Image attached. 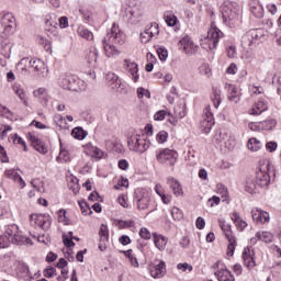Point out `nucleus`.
<instances>
[{
  "mask_svg": "<svg viewBox=\"0 0 281 281\" xmlns=\"http://www.w3.org/2000/svg\"><path fill=\"white\" fill-rule=\"evenodd\" d=\"M124 43H126V35L124 32H122V30H120L119 25L113 23L110 32L103 38V49L105 52V56H108V58L120 56V52L115 45H124Z\"/></svg>",
  "mask_w": 281,
  "mask_h": 281,
  "instance_id": "obj_1",
  "label": "nucleus"
},
{
  "mask_svg": "<svg viewBox=\"0 0 281 281\" xmlns=\"http://www.w3.org/2000/svg\"><path fill=\"white\" fill-rule=\"evenodd\" d=\"M36 71L37 76L45 78L48 74L47 65L42 59H34L30 57H23L16 65V70L20 74H30V70Z\"/></svg>",
  "mask_w": 281,
  "mask_h": 281,
  "instance_id": "obj_2",
  "label": "nucleus"
},
{
  "mask_svg": "<svg viewBox=\"0 0 281 281\" xmlns=\"http://www.w3.org/2000/svg\"><path fill=\"white\" fill-rule=\"evenodd\" d=\"M220 12L225 25H228V27L236 25V20L238 19L236 3L225 0L220 7Z\"/></svg>",
  "mask_w": 281,
  "mask_h": 281,
  "instance_id": "obj_3",
  "label": "nucleus"
},
{
  "mask_svg": "<svg viewBox=\"0 0 281 281\" xmlns=\"http://www.w3.org/2000/svg\"><path fill=\"white\" fill-rule=\"evenodd\" d=\"M59 87L67 91H85L87 83L75 75H61L59 78Z\"/></svg>",
  "mask_w": 281,
  "mask_h": 281,
  "instance_id": "obj_4",
  "label": "nucleus"
},
{
  "mask_svg": "<svg viewBox=\"0 0 281 281\" xmlns=\"http://www.w3.org/2000/svg\"><path fill=\"white\" fill-rule=\"evenodd\" d=\"M127 146L130 150L142 154L150 148V142L146 140V138L139 134H133L127 138Z\"/></svg>",
  "mask_w": 281,
  "mask_h": 281,
  "instance_id": "obj_5",
  "label": "nucleus"
},
{
  "mask_svg": "<svg viewBox=\"0 0 281 281\" xmlns=\"http://www.w3.org/2000/svg\"><path fill=\"white\" fill-rule=\"evenodd\" d=\"M218 225L222 232H224L225 238L228 240L227 256H234V251H236V237L232 232V225L223 218L218 220Z\"/></svg>",
  "mask_w": 281,
  "mask_h": 281,
  "instance_id": "obj_6",
  "label": "nucleus"
},
{
  "mask_svg": "<svg viewBox=\"0 0 281 281\" xmlns=\"http://www.w3.org/2000/svg\"><path fill=\"white\" fill-rule=\"evenodd\" d=\"M7 236H9V240L13 245H32V239L23 236L16 224L7 227Z\"/></svg>",
  "mask_w": 281,
  "mask_h": 281,
  "instance_id": "obj_7",
  "label": "nucleus"
},
{
  "mask_svg": "<svg viewBox=\"0 0 281 281\" xmlns=\"http://www.w3.org/2000/svg\"><path fill=\"white\" fill-rule=\"evenodd\" d=\"M265 36L262 29H251L241 36V47L244 49H250L252 45H256V41H260Z\"/></svg>",
  "mask_w": 281,
  "mask_h": 281,
  "instance_id": "obj_8",
  "label": "nucleus"
},
{
  "mask_svg": "<svg viewBox=\"0 0 281 281\" xmlns=\"http://www.w3.org/2000/svg\"><path fill=\"white\" fill-rule=\"evenodd\" d=\"M273 167L271 164L267 162L266 166L260 167L259 171H257L256 176V184L258 188H268L269 183H271V169Z\"/></svg>",
  "mask_w": 281,
  "mask_h": 281,
  "instance_id": "obj_9",
  "label": "nucleus"
},
{
  "mask_svg": "<svg viewBox=\"0 0 281 281\" xmlns=\"http://www.w3.org/2000/svg\"><path fill=\"white\" fill-rule=\"evenodd\" d=\"M223 32L218 27L210 29L206 37L204 38V43H202V47L204 49H216V45H218V40L222 38Z\"/></svg>",
  "mask_w": 281,
  "mask_h": 281,
  "instance_id": "obj_10",
  "label": "nucleus"
},
{
  "mask_svg": "<svg viewBox=\"0 0 281 281\" xmlns=\"http://www.w3.org/2000/svg\"><path fill=\"white\" fill-rule=\"evenodd\" d=\"M178 156L177 151L168 148L156 151L157 161H159V164H166L167 166H175Z\"/></svg>",
  "mask_w": 281,
  "mask_h": 281,
  "instance_id": "obj_11",
  "label": "nucleus"
},
{
  "mask_svg": "<svg viewBox=\"0 0 281 281\" xmlns=\"http://www.w3.org/2000/svg\"><path fill=\"white\" fill-rule=\"evenodd\" d=\"M1 25L5 36H12L16 32V18L12 13H5L1 18Z\"/></svg>",
  "mask_w": 281,
  "mask_h": 281,
  "instance_id": "obj_12",
  "label": "nucleus"
},
{
  "mask_svg": "<svg viewBox=\"0 0 281 281\" xmlns=\"http://www.w3.org/2000/svg\"><path fill=\"white\" fill-rule=\"evenodd\" d=\"M179 45L187 56H196V53L199 52V45L194 44L191 36H184L180 40Z\"/></svg>",
  "mask_w": 281,
  "mask_h": 281,
  "instance_id": "obj_13",
  "label": "nucleus"
},
{
  "mask_svg": "<svg viewBox=\"0 0 281 281\" xmlns=\"http://www.w3.org/2000/svg\"><path fill=\"white\" fill-rule=\"evenodd\" d=\"M31 222L35 223L38 227H42L45 232L52 227V216L49 214H32Z\"/></svg>",
  "mask_w": 281,
  "mask_h": 281,
  "instance_id": "obj_14",
  "label": "nucleus"
},
{
  "mask_svg": "<svg viewBox=\"0 0 281 281\" xmlns=\"http://www.w3.org/2000/svg\"><path fill=\"white\" fill-rule=\"evenodd\" d=\"M159 35V24L156 22L151 23L150 26L146 27L143 33H140V43L146 45V43H150L153 37Z\"/></svg>",
  "mask_w": 281,
  "mask_h": 281,
  "instance_id": "obj_15",
  "label": "nucleus"
},
{
  "mask_svg": "<svg viewBox=\"0 0 281 281\" xmlns=\"http://www.w3.org/2000/svg\"><path fill=\"white\" fill-rule=\"evenodd\" d=\"M200 126L203 133L207 134L210 131H212V126H214V114H212L210 111V106L204 109V114L202 115Z\"/></svg>",
  "mask_w": 281,
  "mask_h": 281,
  "instance_id": "obj_16",
  "label": "nucleus"
},
{
  "mask_svg": "<svg viewBox=\"0 0 281 281\" xmlns=\"http://www.w3.org/2000/svg\"><path fill=\"white\" fill-rule=\"evenodd\" d=\"M151 278L159 279L166 276V262L164 260H155L149 265Z\"/></svg>",
  "mask_w": 281,
  "mask_h": 281,
  "instance_id": "obj_17",
  "label": "nucleus"
},
{
  "mask_svg": "<svg viewBox=\"0 0 281 281\" xmlns=\"http://www.w3.org/2000/svg\"><path fill=\"white\" fill-rule=\"evenodd\" d=\"M27 138L31 142L33 148L37 150V153H41V155H47V145H45V143H43V140H41L38 137H36L34 133L29 132Z\"/></svg>",
  "mask_w": 281,
  "mask_h": 281,
  "instance_id": "obj_18",
  "label": "nucleus"
},
{
  "mask_svg": "<svg viewBox=\"0 0 281 281\" xmlns=\"http://www.w3.org/2000/svg\"><path fill=\"white\" fill-rule=\"evenodd\" d=\"M252 221L257 223V225H265V223H269L270 217L269 213L266 211H262V209H252Z\"/></svg>",
  "mask_w": 281,
  "mask_h": 281,
  "instance_id": "obj_19",
  "label": "nucleus"
},
{
  "mask_svg": "<svg viewBox=\"0 0 281 281\" xmlns=\"http://www.w3.org/2000/svg\"><path fill=\"white\" fill-rule=\"evenodd\" d=\"M254 256H255L254 247L248 246L247 248L244 249L243 260L247 269H254V267H256V260L254 259Z\"/></svg>",
  "mask_w": 281,
  "mask_h": 281,
  "instance_id": "obj_20",
  "label": "nucleus"
},
{
  "mask_svg": "<svg viewBox=\"0 0 281 281\" xmlns=\"http://www.w3.org/2000/svg\"><path fill=\"white\" fill-rule=\"evenodd\" d=\"M123 68L125 69V71H127L128 75L132 76V79L134 80V82H137L139 80V75L137 74L139 71V68L136 63L125 59L123 64Z\"/></svg>",
  "mask_w": 281,
  "mask_h": 281,
  "instance_id": "obj_21",
  "label": "nucleus"
},
{
  "mask_svg": "<svg viewBox=\"0 0 281 281\" xmlns=\"http://www.w3.org/2000/svg\"><path fill=\"white\" fill-rule=\"evenodd\" d=\"M15 272L18 278H20L21 280H30V278H32L30 267L25 262H18Z\"/></svg>",
  "mask_w": 281,
  "mask_h": 281,
  "instance_id": "obj_22",
  "label": "nucleus"
},
{
  "mask_svg": "<svg viewBox=\"0 0 281 281\" xmlns=\"http://www.w3.org/2000/svg\"><path fill=\"white\" fill-rule=\"evenodd\" d=\"M250 12L256 16V19H262L265 16V8L258 1H251L249 3Z\"/></svg>",
  "mask_w": 281,
  "mask_h": 281,
  "instance_id": "obj_23",
  "label": "nucleus"
},
{
  "mask_svg": "<svg viewBox=\"0 0 281 281\" xmlns=\"http://www.w3.org/2000/svg\"><path fill=\"white\" fill-rule=\"evenodd\" d=\"M12 91L18 95V98L23 102L25 106H27V93L25 92V89L21 86V83H14L12 86Z\"/></svg>",
  "mask_w": 281,
  "mask_h": 281,
  "instance_id": "obj_24",
  "label": "nucleus"
},
{
  "mask_svg": "<svg viewBox=\"0 0 281 281\" xmlns=\"http://www.w3.org/2000/svg\"><path fill=\"white\" fill-rule=\"evenodd\" d=\"M167 183L171 188L175 196H183V188L179 181L175 180V178H168Z\"/></svg>",
  "mask_w": 281,
  "mask_h": 281,
  "instance_id": "obj_25",
  "label": "nucleus"
},
{
  "mask_svg": "<svg viewBox=\"0 0 281 281\" xmlns=\"http://www.w3.org/2000/svg\"><path fill=\"white\" fill-rule=\"evenodd\" d=\"M215 277L218 281H236L234 274L228 269H220L215 272Z\"/></svg>",
  "mask_w": 281,
  "mask_h": 281,
  "instance_id": "obj_26",
  "label": "nucleus"
},
{
  "mask_svg": "<svg viewBox=\"0 0 281 281\" xmlns=\"http://www.w3.org/2000/svg\"><path fill=\"white\" fill-rule=\"evenodd\" d=\"M267 109H268L267 102L258 101L250 109L249 113H250V115H261L262 113H265V111H267Z\"/></svg>",
  "mask_w": 281,
  "mask_h": 281,
  "instance_id": "obj_27",
  "label": "nucleus"
},
{
  "mask_svg": "<svg viewBox=\"0 0 281 281\" xmlns=\"http://www.w3.org/2000/svg\"><path fill=\"white\" fill-rule=\"evenodd\" d=\"M228 100L238 104L240 102V95H238V88L235 85H228Z\"/></svg>",
  "mask_w": 281,
  "mask_h": 281,
  "instance_id": "obj_28",
  "label": "nucleus"
},
{
  "mask_svg": "<svg viewBox=\"0 0 281 281\" xmlns=\"http://www.w3.org/2000/svg\"><path fill=\"white\" fill-rule=\"evenodd\" d=\"M276 126H278V121L276 119H270L258 123V128H261V131H273Z\"/></svg>",
  "mask_w": 281,
  "mask_h": 281,
  "instance_id": "obj_29",
  "label": "nucleus"
},
{
  "mask_svg": "<svg viewBox=\"0 0 281 281\" xmlns=\"http://www.w3.org/2000/svg\"><path fill=\"white\" fill-rule=\"evenodd\" d=\"M34 98H38V100H42L45 104L49 102V95L47 94V89L45 88H38L33 91Z\"/></svg>",
  "mask_w": 281,
  "mask_h": 281,
  "instance_id": "obj_30",
  "label": "nucleus"
},
{
  "mask_svg": "<svg viewBox=\"0 0 281 281\" xmlns=\"http://www.w3.org/2000/svg\"><path fill=\"white\" fill-rule=\"evenodd\" d=\"M164 19L169 27H175L178 23L177 15H175V12L172 11H166L164 14Z\"/></svg>",
  "mask_w": 281,
  "mask_h": 281,
  "instance_id": "obj_31",
  "label": "nucleus"
},
{
  "mask_svg": "<svg viewBox=\"0 0 281 281\" xmlns=\"http://www.w3.org/2000/svg\"><path fill=\"white\" fill-rule=\"evenodd\" d=\"M154 243L159 251H164V249H166V245H168V239L161 235L157 236V234H154Z\"/></svg>",
  "mask_w": 281,
  "mask_h": 281,
  "instance_id": "obj_32",
  "label": "nucleus"
},
{
  "mask_svg": "<svg viewBox=\"0 0 281 281\" xmlns=\"http://www.w3.org/2000/svg\"><path fill=\"white\" fill-rule=\"evenodd\" d=\"M231 218L233 222H235L236 227L240 232H243V229H245V227H247V222L243 221V217H240V215L237 212L233 213Z\"/></svg>",
  "mask_w": 281,
  "mask_h": 281,
  "instance_id": "obj_33",
  "label": "nucleus"
},
{
  "mask_svg": "<svg viewBox=\"0 0 281 281\" xmlns=\"http://www.w3.org/2000/svg\"><path fill=\"white\" fill-rule=\"evenodd\" d=\"M256 236L258 240H261L262 243H273V233L271 232H257Z\"/></svg>",
  "mask_w": 281,
  "mask_h": 281,
  "instance_id": "obj_34",
  "label": "nucleus"
},
{
  "mask_svg": "<svg viewBox=\"0 0 281 281\" xmlns=\"http://www.w3.org/2000/svg\"><path fill=\"white\" fill-rule=\"evenodd\" d=\"M150 203V195L148 193H144L140 199L137 201L138 210H148V204Z\"/></svg>",
  "mask_w": 281,
  "mask_h": 281,
  "instance_id": "obj_35",
  "label": "nucleus"
},
{
  "mask_svg": "<svg viewBox=\"0 0 281 281\" xmlns=\"http://www.w3.org/2000/svg\"><path fill=\"white\" fill-rule=\"evenodd\" d=\"M248 150H251L252 153H258L260 148H262V143L258 140L257 138H250L247 143Z\"/></svg>",
  "mask_w": 281,
  "mask_h": 281,
  "instance_id": "obj_36",
  "label": "nucleus"
},
{
  "mask_svg": "<svg viewBox=\"0 0 281 281\" xmlns=\"http://www.w3.org/2000/svg\"><path fill=\"white\" fill-rule=\"evenodd\" d=\"M1 54L4 58H10L12 56V44L9 41L1 43Z\"/></svg>",
  "mask_w": 281,
  "mask_h": 281,
  "instance_id": "obj_37",
  "label": "nucleus"
},
{
  "mask_svg": "<svg viewBox=\"0 0 281 281\" xmlns=\"http://www.w3.org/2000/svg\"><path fill=\"white\" fill-rule=\"evenodd\" d=\"M77 32L79 36H81V38H86V41H93V33L89 31V29L85 26H79Z\"/></svg>",
  "mask_w": 281,
  "mask_h": 281,
  "instance_id": "obj_38",
  "label": "nucleus"
},
{
  "mask_svg": "<svg viewBox=\"0 0 281 281\" xmlns=\"http://www.w3.org/2000/svg\"><path fill=\"white\" fill-rule=\"evenodd\" d=\"M71 135L75 137V139L82 140L85 137H87L88 133L87 131H83L82 127H75L71 132Z\"/></svg>",
  "mask_w": 281,
  "mask_h": 281,
  "instance_id": "obj_39",
  "label": "nucleus"
},
{
  "mask_svg": "<svg viewBox=\"0 0 281 281\" xmlns=\"http://www.w3.org/2000/svg\"><path fill=\"white\" fill-rule=\"evenodd\" d=\"M257 187L258 184L256 183V180L254 181L251 178H248L246 180L245 191L248 192V194H254V192H256Z\"/></svg>",
  "mask_w": 281,
  "mask_h": 281,
  "instance_id": "obj_40",
  "label": "nucleus"
},
{
  "mask_svg": "<svg viewBox=\"0 0 281 281\" xmlns=\"http://www.w3.org/2000/svg\"><path fill=\"white\" fill-rule=\"evenodd\" d=\"M212 102L215 109H218V106H221V90L213 88Z\"/></svg>",
  "mask_w": 281,
  "mask_h": 281,
  "instance_id": "obj_41",
  "label": "nucleus"
},
{
  "mask_svg": "<svg viewBox=\"0 0 281 281\" xmlns=\"http://www.w3.org/2000/svg\"><path fill=\"white\" fill-rule=\"evenodd\" d=\"M99 236L101 243H106V240H109V227H106V225H101Z\"/></svg>",
  "mask_w": 281,
  "mask_h": 281,
  "instance_id": "obj_42",
  "label": "nucleus"
},
{
  "mask_svg": "<svg viewBox=\"0 0 281 281\" xmlns=\"http://www.w3.org/2000/svg\"><path fill=\"white\" fill-rule=\"evenodd\" d=\"M199 71H200L201 76H205L206 78H211V76H212V68H210L209 64H202L199 67Z\"/></svg>",
  "mask_w": 281,
  "mask_h": 281,
  "instance_id": "obj_43",
  "label": "nucleus"
},
{
  "mask_svg": "<svg viewBox=\"0 0 281 281\" xmlns=\"http://www.w3.org/2000/svg\"><path fill=\"white\" fill-rule=\"evenodd\" d=\"M122 80L121 79H116L115 81H112L110 83V89H112V91H115L116 93H122L123 89L122 88Z\"/></svg>",
  "mask_w": 281,
  "mask_h": 281,
  "instance_id": "obj_44",
  "label": "nucleus"
},
{
  "mask_svg": "<svg viewBox=\"0 0 281 281\" xmlns=\"http://www.w3.org/2000/svg\"><path fill=\"white\" fill-rule=\"evenodd\" d=\"M10 246V236H8L7 231L3 235H0V249H5Z\"/></svg>",
  "mask_w": 281,
  "mask_h": 281,
  "instance_id": "obj_45",
  "label": "nucleus"
},
{
  "mask_svg": "<svg viewBox=\"0 0 281 281\" xmlns=\"http://www.w3.org/2000/svg\"><path fill=\"white\" fill-rule=\"evenodd\" d=\"M119 227H120V229H128V227H135V221L120 220L119 221Z\"/></svg>",
  "mask_w": 281,
  "mask_h": 281,
  "instance_id": "obj_46",
  "label": "nucleus"
},
{
  "mask_svg": "<svg viewBox=\"0 0 281 281\" xmlns=\"http://www.w3.org/2000/svg\"><path fill=\"white\" fill-rule=\"evenodd\" d=\"M88 61L90 65H95L98 63V48H92L90 55L88 56Z\"/></svg>",
  "mask_w": 281,
  "mask_h": 281,
  "instance_id": "obj_47",
  "label": "nucleus"
},
{
  "mask_svg": "<svg viewBox=\"0 0 281 281\" xmlns=\"http://www.w3.org/2000/svg\"><path fill=\"white\" fill-rule=\"evenodd\" d=\"M156 139H157L158 144H166V142H168V132L160 131L157 134Z\"/></svg>",
  "mask_w": 281,
  "mask_h": 281,
  "instance_id": "obj_48",
  "label": "nucleus"
},
{
  "mask_svg": "<svg viewBox=\"0 0 281 281\" xmlns=\"http://www.w3.org/2000/svg\"><path fill=\"white\" fill-rule=\"evenodd\" d=\"M171 215L175 221H181V218H183V211L179 210V207H173L171 210Z\"/></svg>",
  "mask_w": 281,
  "mask_h": 281,
  "instance_id": "obj_49",
  "label": "nucleus"
},
{
  "mask_svg": "<svg viewBox=\"0 0 281 281\" xmlns=\"http://www.w3.org/2000/svg\"><path fill=\"white\" fill-rule=\"evenodd\" d=\"M217 194H221L222 199H227V195L229 194L227 187L224 184H217Z\"/></svg>",
  "mask_w": 281,
  "mask_h": 281,
  "instance_id": "obj_50",
  "label": "nucleus"
},
{
  "mask_svg": "<svg viewBox=\"0 0 281 281\" xmlns=\"http://www.w3.org/2000/svg\"><path fill=\"white\" fill-rule=\"evenodd\" d=\"M0 161H2V164H8L10 161V159L8 158V153L5 151V148H3V146L0 145Z\"/></svg>",
  "mask_w": 281,
  "mask_h": 281,
  "instance_id": "obj_51",
  "label": "nucleus"
},
{
  "mask_svg": "<svg viewBox=\"0 0 281 281\" xmlns=\"http://www.w3.org/2000/svg\"><path fill=\"white\" fill-rule=\"evenodd\" d=\"M157 54H158L160 60H167L168 49H166L165 47H159V48H157Z\"/></svg>",
  "mask_w": 281,
  "mask_h": 281,
  "instance_id": "obj_52",
  "label": "nucleus"
},
{
  "mask_svg": "<svg viewBox=\"0 0 281 281\" xmlns=\"http://www.w3.org/2000/svg\"><path fill=\"white\" fill-rule=\"evenodd\" d=\"M139 236L140 238H144V240H150V231H148L146 227H143L139 231Z\"/></svg>",
  "mask_w": 281,
  "mask_h": 281,
  "instance_id": "obj_53",
  "label": "nucleus"
},
{
  "mask_svg": "<svg viewBox=\"0 0 281 281\" xmlns=\"http://www.w3.org/2000/svg\"><path fill=\"white\" fill-rule=\"evenodd\" d=\"M167 112L165 110H160L155 113L154 120L158 122H162V120H166Z\"/></svg>",
  "mask_w": 281,
  "mask_h": 281,
  "instance_id": "obj_54",
  "label": "nucleus"
},
{
  "mask_svg": "<svg viewBox=\"0 0 281 281\" xmlns=\"http://www.w3.org/2000/svg\"><path fill=\"white\" fill-rule=\"evenodd\" d=\"M63 243L65 247H76V243H74L72 238L67 237V235H63Z\"/></svg>",
  "mask_w": 281,
  "mask_h": 281,
  "instance_id": "obj_55",
  "label": "nucleus"
},
{
  "mask_svg": "<svg viewBox=\"0 0 281 281\" xmlns=\"http://www.w3.org/2000/svg\"><path fill=\"white\" fill-rule=\"evenodd\" d=\"M7 179H12L13 181H16V177H19V173L14 171V169H9L4 172Z\"/></svg>",
  "mask_w": 281,
  "mask_h": 281,
  "instance_id": "obj_56",
  "label": "nucleus"
},
{
  "mask_svg": "<svg viewBox=\"0 0 281 281\" xmlns=\"http://www.w3.org/2000/svg\"><path fill=\"white\" fill-rule=\"evenodd\" d=\"M266 149L268 150V153H274V150H278V143H276V142H268L266 144Z\"/></svg>",
  "mask_w": 281,
  "mask_h": 281,
  "instance_id": "obj_57",
  "label": "nucleus"
},
{
  "mask_svg": "<svg viewBox=\"0 0 281 281\" xmlns=\"http://www.w3.org/2000/svg\"><path fill=\"white\" fill-rule=\"evenodd\" d=\"M137 95L138 98H150V91H148L147 89L144 88H138L137 89Z\"/></svg>",
  "mask_w": 281,
  "mask_h": 281,
  "instance_id": "obj_58",
  "label": "nucleus"
},
{
  "mask_svg": "<svg viewBox=\"0 0 281 281\" xmlns=\"http://www.w3.org/2000/svg\"><path fill=\"white\" fill-rule=\"evenodd\" d=\"M59 27H60L61 30H65V27H69V18H67V16H61V18L59 19Z\"/></svg>",
  "mask_w": 281,
  "mask_h": 281,
  "instance_id": "obj_59",
  "label": "nucleus"
},
{
  "mask_svg": "<svg viewBox=\"0 0 281 281\" xmlns=\"http://www.w3.org/2000/svg\"><path fill=\"white\" fill-rule=\"evenodd\" d=\"M56 273V268L49 267L44 270V277L45 278H54V274Z\"/></svg>",
  "mask_w": 281,
  "mask_h": 281,
  "instance_id": "obj_60",
  "label": "nucleus"
},
{
  "mask_svg": "<svg viewBox=\"0 0 281 281\" xmlns=\"http://www.w3.org/2000/svg\"><path fill=\"white\" fill-rule=\"evenodd\" d=\"M177 269H179L180 271H192V266H190V263H178Z\"/></svg>",
  "mask_w": 281,
  "mask_h": 281,
  "instance_id": "obj_61",
  "label": "nucleus"
},
{
  "mask_svg": "<svg viewBox=\"0 0 281 281\" xmlns=\"http://www.w3.org/2000/svg\"><path fill=\"white\" fill-rule=\"evenodd\" d=\"M226 54H227L228 58H236V48L234 46L227 47Z\"/></svg>",
  "mask_w": 281,
  "mask_h": 281,
  "instance_id": "obj_62",
  "label": "nucleus"
},
{
  "mask_svg": "<svg viewBox=\"0 0 281 281\" xmlns=\"http://www.w3.org/2000/svg\"><path fill=\"white\" fill-rule=\"evenodd\" d=\"M195 226L198 229H204L205 228V220L203 217H198L195 222Z\"/></svg>",
  "mask_w": 281,
  "mask_h": 281,
  "instance_id": "obj_63",
  "label": "nucleus"
},
{
  "mask_svg": "<svg viewBox=\"0 0 281 281\" xmlns=\"http://www.w3.org/2000/svg\"><path fill=\"white\" fill-rule=\"evenodd\" d=\"M58 258V255L54 254L53 251H49L46 256V262H54Z\"/></svg>",
  "mask_w": 281,
  "mask_h": 281,
  "instance_id": "obj_64",
  "label": "nucleus"
}]
</instances>
